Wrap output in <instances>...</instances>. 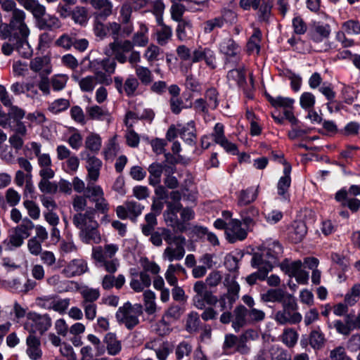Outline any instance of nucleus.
Returning a JSON list of instances; mask_svg holds the SVG:
<instances>
[{"label": "nucleus", "mask_w": 360, "mask_h": 360, "mask_svg": "<svg viewBox=\"0 0 360 360\" xmlns=\"http://www.w3.org/2000/svg\"><path fill=\"white\" fill-rule=\"evenodd\" d=\"M90 196L92 198L91 202L95 205L94 207H89L85 212L75 213L72 216V224L79 230V237L86 244L101 242L98 223L95 215L96 212L105 214L110 210V205L105 197Z\"/></svg>", "instance_id": "f257e3e1"}, {"label": "nucleus", "mask_w": 360, "mask_h": 360, "mask_svg": "<svg viewBox=\"0 0 360 360\" xmlns=\"http://www.w3.org/2000/svg\"><path fill=\"white\" fill-rule=\"evenodd\" d=\"M148 28L143 22H139V30L134 34L132 40L124 39L122 41L110 42L105 48V55L113 54L117 61L121 64L127 62L126 53L132 51L135 46L139 47L146 46L149 42L148 36Z\"/></svg>", "instance_id": "f03ea898"}, {"label": "nucleus", "mask_w": 360, "mask_h": 360, "mask_svg": "<svg viewBox=\"0 0 360 360\" xmlns=\"http://www.w3.org/2000/svg\"><path fill=\"white\" fill-rule=\"evenodd\" d=\"M118 250L117 244L106 243L94 248L91 255L98 267L103 268L108 274H115L120 266V261L115 257Z\"/></svg>", "instance_id": "7ed1b4c3"}, {"label": "nucleus", "mask_w": 360, "mask_h": 360, "mask_svg": "<svg viewBox=\"0 0 360 360\" xmlns=\"http://www.w3.org/2000/svg\"><path fill=\"white\" fill-rule=\"evenodd\" d=\"M281 309L274 314V320L278 325H295L301 322L302 314L297 311L298 304L293 295L288 296V299L281 304Z\"/></svg>", "instance_id": "20e7f679"}, {"label": "nucleus", "mask_w": 360, "mask_h": 360, "mask_svg": "<svg viewBox=\"0 0 360 360\" xmlns=\"http://www.w3.org/2000/svg\"><path fill=\"white\" fill-rule=\"evenodd\" d=\"M102 165L103 162L99 158L95 156H87L86 165L87 171L86 176L87 183L86 192L94 196L105 197L104 191L101 186L96 184V182L99 179Z\"/></svg>", "instance_id": "39448f33"}, {"label": "nucleus", "mask_w": 360, "mask_h": 360, "mask_svg": "<svg viewBox=\"0 0 360 360\" xmlns=\"http://www.w3.org/2000/svg\"><path fill=\"white\" fill-rule=\"evenodd\" d=\"M283 253V249L280 243L274 241L268 245L261 253H255L252 262L255 264H260L262 269L271 271Z\"/></svg>", "instance_id": "423d86ee"}, {"label": "nucleus", "mask_w": 360, "mask_h": 360, "mask_svg": "<svg viewBox=\"0 0 360 360\" xmlns=\"http://www.w3.org/2000/svg\"><path fill=\"white\" fill-rule=\"evenodd\" d=\"M52 326V319L48 314H39L30 311L27 314V319L24 323V329L28 335L44 334Z\"/></svg>", "instance_id": "0eeeda50"}, {"label": "nucleus", "mask_w": 360, "mask_h": 360, "mask_svg": "<svg viewBox=\"0 0 360 360\" xmlns=\"http://www.w3.org/2000/svg\"><path fill=\"white\" fill-rule=\"evenodd\" d=\"M142 305L125 303L116 312V319L120 323L124 325L129 329H133L139 323V316L142 314Z\"/></svg>", "instance_id": "6e6552de"}, {"label": "nucleus", "mask_w": 360, "mask_h": 360, "mask_svg": "<svg viewBox=\"0 0 360 360\" xmlns=\"http://www.w3.org/2000/svg\"><path fill=\"white\" fill-rule=\"evenodd\" d=\"M72 78L78 83L83 92H92L98 84L108 86L112 83V77L102 71H97L94 75L82 77L77 74H73Z\"/></svg>", "instance_id": "1a4fd4ad"}, {"label": "nucleus", "mask_w": 360, "mask_h": 360, "mask_svg": "<svg viewBox=\"0 0 360 360\" xmlns=\"http://www.w3.org/2000/svg\"><path fill=\"white\" fill-rule=\"evenodd\" d=\"M195 295L192 297L193 304L198 309H203L205 304H215L217 297L207 290V285L202 281H196L193 285Z\"/></svg>", "instance_id": "9d476101"}, {"label": "nucleus", "mask_w": 360, "mask_h": 360, "mask_svg": "<svg viewBox=\"0 0 360 360\" xmlns=\"http://www.w3.org/2000/svg\"><path fill=\"white\" fill-rule=\"evenodd\" d=\"M89 44L86 39H78L77 34L72 32L63 33L55 41L56 46L65 51H70L74 48L79 52H84L87 49Z\"/></svg>", "instance_id": "9b49d317"}, {"label": "nucleus", "mask_w": 360, "mask_h": 360, "mask_svg": "<svg viewBox=\"0 0 360 360\" xmlns=\"http://www.w3.org/2000/svg\"><path fill=\"white\" fill-rule=\"evenodd\" d=\"M144 207L139 202L134 200H127L122 205H118L115 209L117 217L122 220L129 219L136 221L139 216L142 213Z\"/></svg>", "instance_id": "f8f14e48"}, {"label": "nucleus", "mask_w": 360, "mask_h": 360, "mask_svg": "<svg viewBox=\"0 0 360 360\" xmlns=\"http://www.w3.org/2000/svg\"><path fill=\"white\" fill-rule=\"evenodd\" d=\"M181 203L167 202V210L164 212V219L166 224L171 226L175 232L183 233L186 231L185 225L181 222L177 217V213L181 210Z\"/></svg>", "instance_id": "ddd939ff"}, {"label": "nucleus", "mask_w": 360, "mask_h": 360, "mask_svg": "<svg viewBox=\"0 0 360 360\" xmlns=\"http://www.w3.org/2000/svg\"><path fill=\"white\" fill-rule=\"evenodd\" d=\"M177 239L179 240L173 243L175 247H173L172 245H168L162 253V258L165 260L171 262L174 260L179 261L184 258L186 253V238L185 237H179Z\"/></svg>", "instance_id": "4468645a"}, {"label": "nucleus", "mask_w": 360, "mask_h": 360, "mask_svg": "<svg viewBox=\"0 0 360 360\" xmlns=\"http://www.w3.org/2000/svg\"><path fill=\"white\" fill-rule=\"evenodd\" d=\"M88 270V264L85 259L82 258H75L70 260L65 265L61 273L66 278H73L85 274Z\"/></svg>", "instance_id": "2eb2a0df"}, {"label": "nucleus", "mask_w": 360, "mask_h": 360, "mask_svg": "<svg viewBox=\"0 0 360 360\" xmlns=\"http://www.w3.org/2000/svg\"><path fill=\"white\" fill-rule=\"evenodd\" d=\"M247 231L241 227V221L233 219L227 224L226 227V237L231 243L237 240H243L247 237Z\"/></svg>", "instance_id": "dca6fc26"}, {"label": "nucleus", "mask_w": 360, "mask_h": 360, "mask_svg": "<svg viewBox=\"0 0 360 360\" xmlns=\"http://www.w3.org/2000/svg\"><path fill=\"white\" fill-rule=\"evenodd\" d=\"M114 82L118 92L122 94L124 91L128 97L134 96L139 86V80L133 75H129L124 84L120 77H115Z\"/></svg>", "instance_id": "f3484780"}, {"label": "nucleus", "mask_w": 360, "mask_h": 360, "mask_svg": "<svg viewBox=\"0 0 360 360\" xmlns=\"http://www.w3.org/2000/svg\"><path fill=\"white\" fill-rule=\"evenodd\" d=\"M25 353L31 360H41L43 356L41 340L36 335H28L25 340Z\"/></svg>", "instance_id": "a211bd4d"}, {"label": "nucleus", "mask_w": 360, "mask_h": 360, "mask_svg": "<svg viewBox=\"0 0 360 360\" xmlns=\"http://www.w3.org/2000/svg\"><path fill=\"white\" fill-rule=\"evenodd\" d=\"M212 136L216 143L219 144L226 152L232 154L237 153V146L236 144L229 141L224 136V125L221 123H217L214 127Z\"/></svg>", "instance_id": "6ab92c4d"}, {"label": "nucleus", "mask_w": 360, "mask_h": 360, "mask_svg": "<svg viewBox=\"0 0 360 360\" xmlns=\"http://www.w3.org/2000/svg\"><path fill=\"white\" fill-rule=\"evenodd\" d=\"M330 34V27L328 24L320 22H313L310 25L309 35L315 42H321L328 38Z\"/></svg>", "instance_id": "aec40b11"}, {"label": "nucleus", "mask_w": 360, "mask_h": 360, "mask_svg": "<svg viewBox=\"0 0 360 360\" xmlns=\"http://www.w3.org/2000/svg\"><path fill=\"white\" fill-rule=\"evenodd\" d=\"M133 9L131 4L128 1L123 3L120 6V22L124 25L125 32L134 31V24L131 20Z\"/></svg>", "instance_id": "412c9836"}, {"label": "nucleus", "mask_w": 360, "mask_h": 360, "mask_svg": "<svg viewBox=\"0 0 360 360\" xmlns=\"http://www.w3.org/2000/svg\"><path fill=\"white\" fill-rule=\"evenodd\" d=\"M103 342L107 353L110 356H117L122 351V342L114 333H106L103 338Z\"/></svg>", "instance_id": "4be33fe9"}, {"label": "nucleus", "mask_w": 360, "mask_h": 360, "mask_svg": "<svg viewBox=\"0 0 360 360\" xmlns=\"http://www.w3.org/2000/svg\"><path fill=\"white\" fill-rule=\"evenodd\" d=\"M289 295H292L281 288H271L260 294V299L263 302H279L282 304Z\"/></svg>", "instance_id": "5701e85b"}, {"label": "nucleus", "mask_w": 360, "mask_h": 360, "mask_svg": "<svg viewBox=\"0 0 360 360\" xmlns=\"http://www.w3.org/2000/svg\"><path fill=\"white\" fill-rule=\"evenodd\" d=\"M129 285L135 292H140L151 285V278L146 272L134 273L131 274Z\"/></svg>", "instance_id": "b1692460"}, {"label": "nucleus", "mask_w": 360, "mask_h": 360, "mask_svg": "<svg viewBox=\"0 0 360 360\" xmlns=\"http://www.w3.org/2000/svg\"><path fill=\"white\" fill-rule=\"evenodd\" d=\"M243 302L248 307V318L253 322H261L264 320L266 314L263 310L255 308V304L253 298L250 295H244L242 297Z\"/></svg>", "instance_id": "393cba45"}, {"label": "nucleus", "mask_w": 360, "mask_h": 360, "mask_svg": "<svg viewBox=\"0 0 360 360\" xmlns=\"http://www.w3.org/2000/svg\"><path fill=\"white\" fill-rule=\"evenodd\" d=\"M307 232V226L302 221H295L288 228L289 238L295 243L302 241Z\"/></svg>", "instance_id": "a878e982"}, {"label": "nucleus", "mask_w": 360, "mask_h": 360, "mask_svg": "<svg viewBox=\"0 0 360 360\" xmlns=\"http://www.w3.org/2000/svg\"><path fill=\"white\" fill-rule=\"evenodd\" d=\"M30 68L41 75H47L51 72L50 59L48 57H36L30 60Z\"/></svg>", "instance_id": "bb28decb"}, {"label": "nucleus", "mask_w": 360, "mask_h": 360, "mask_svg": "<svg viewBox=\"0 0 360 360\" xmlns=\"http://www.w3.org/2000/svg\"><path fill=\"white\" fill-rule=\"evenodd\" d=\"M179 134L181 139L188 145H193L195 143V127L193 121H191L186 124H179Z\"/></svg>", "instance_id": "cd10ccee"}, {"label": "nucleus", "mask_w": 360, "mask_h": 360, "mask_svg": "<svg viewBox=\"0 0 360 360\" xmlns=\"http://www.w3.org/2000/svg\"><path fill=\"white\" fill-rule=\"evenodd\" d=\"M108 36L110 35L112 37L113 41H122L120 40L119 37H127L130 36L133 32H125L124 30V25L122 22L115 21L108 22L107 23Z\"/></svg>", "instance_id": "c85d7f7f"}, {"label": "nucleus", "mask_w": 360, "mask_h": 360, "mask_svg": "<svg viewBox=\"0 0 360 360\" xmlns=\"http://www.w3.org/2000/svg\"><path fill=\"white\" fill-rule=\"evenodd\" d=\"M248 309L243 305L237 306L233 310V319L232 327L236 331L244 327L247 324Z\"/></svg>", "instance_id": "c756f323"}, {"label": "nucleus", "mask_w": 360, "mask_h": 360, "mask_svg": "<svg viewBox=\"0 0 360 360\" xmlns=\"http://www.w3.org/2000/svg\"><path fill=\"white\" fill-rule=\"evenodd\" d=\"M258 186L250 187L240 191L238 195V205L245 206L254 202L258 195Z\"/></svg>", "instance_id": "7c9ffc66"}, {"label": "nucleus", "mask_w": 360, "mask_h": 360, "mask_svg": "<svg viewBox=\"0 0 360 360\" xmlns=\"http://www.w3.org/2000/svg\"><path fill=\"white\" fill-rule=\"evenodd\" d=\"M176 27V36L180 41L190 39L193 36V25L189 20H184L178 22Z\"/></svg>", "instance_id": "2f4dec72"}, {"label": "nucleus", "mask_w": 360, "mask_h": 360, "mask_svg": "<svg viewBox=\"0 0 360 360\" xmlns=\"http://www.w3.org/2000/svg\"><path fill=\"white\" fill-rule=\"evenodd\" d=\"M219 51L227 56L236 57L240 53V47L232 38L227 37L220 43Z\"/></svg>", "instance_id": "473e14b6"}, {"label": "nucleus", "mask_w": 360, "mask_h": 360, "mask_svg": "<svg viewBox=\"0 0 360 360\" xmlns=\"http://www.w3.org/2000/svg\"><path fill=\"white\" fill-rule=\"evenodd\" d=\"M86 112L89 117L91 120L110 121L111 117L108 110L99 105H94L89 106L86 108Z\"/></svg>", "instance_id": "72a5a7b5"}, {"label": "nucleus", "mask_w": 360, "mask_h": 360, "mask_svg": "<svg viewBox=\"0 0 360 360\" xmlns=\"http://www.w3.org/2000/svg\"><path fill=\"white\" fill-rule=\"evenodd\" d=\"M28 37H18L15 39V50L25 58H29L32 56L33 50L28 42Z\"/></svg>", "instance_id": "f704fd0d"}, {"label": "nucleus", "mask_w": 360, "mask_h": 360, "mask_svg": "<svg viewBox=\"0 0 360 360\" xmlns=\"http://www.w3.org/2000/svg\"><path fill=\"white\" fill-rule=\"evenodd\" d=\"M62 22L55 15H45L39 22L37 23V27L40 30H54L60 28Z\"/></svg>", "instance_id": "c9c22d12"}, {"label": "nucleus", "mask_w": 360, "mask_h": 360, "mask_svg": "<svg viewBox=\"0 0 360 360\" xmlns=\"http://www.w3.org/2000/svg\"><path fill=\"white\" fill-rule=\"evenodd\" d=\"M90 195L86 192V195H74L72 196L71 204L75 213L85 212L89 208L87 198H90L91 200L92 199Z\"/></svg>", "instance_id": "e433bc0d"}, {"label": "nucleus", "mask_w": 360, "mask_h": 360, "mask_svg": "<svg viewBox=\"0 0 360 360\" xmlns=\"http://www.w3.org/2000/svg\"><path fill=\"white\" fill-rule=\"evenodd\" d=\"M272 3L270 1L262 0L257 10V18L259 21L268 23L271 16Z\"/></svg>", "instance_id": "4c0bfd02"}, {"label": "nucleus", "mask_w": 360, "mask_h": 360, "mask_svg": "<svg viewBox=\"0 0 360 360\" xmlns=\"http://www.w3.org/2000/svg\"><path fill=\"white\" fill-rule=\"evenodd\" d=\"M155 300L156 295L152 290H148L143 292L145 311L149 315L155 314L157 311Z\"/></svg>", "instance_id": "58836bf2"}, {"label": "nucleus", "mask_w": 360, "mask_h": 360, "mask_svg": "<svg viewBox=\"0 0 360 360\" xmlns=\"http://www.w3.org/2000/svg\"><path fill=\"white\" fill-rule=\"evenodd\" d=\"M71 17L75 24L86 26L89 20L88 11L85 7L76 6L72 11Z\"/></svg>", "instance_id": "ea45409f"}, {"label": "nucleus", "mask_w": 360, "mask_h": 360, "mask_svg": "<svg viewBox=\"0 0 360 360\" xmlns=\"http://www.w3.org/2000/svg\"><path fill=\"white\" fill-rule=\"evenodd\" d=\"M163 171V166L158 162L151 164L148 167L149 183L150 185L156 186L160 183L161 176Z\"/></svg>", "instance_id": "a19ab883"}, {"label": "nucleus", "mask_w": 360, "mask_h": 360, "mask_svg": "<svg viewBox=\"0 0 360 360\" xmlns=\"http://www.w3.org/2000/svg\"><path fill=\"white\" fill-rule=\"evenodd\" d=\"M184 312V308L176 304H172L165 311L163 318L169 322H174L180 319Z\"/></svg>", "instance_id": "79ce46f5"}, {"label": "nucleus", "mask_w": 360, "mask_h": 360, "mask_svg": "<svg viewBox=\"0 0 360 360\" xmlns=\"http://www.w3.org/2000/svg\"><path fill=\"white\" fill-rule=\"evenodd\" d=\"M34 228V223L27 217H25L20 224L13 229L23 239H26L31 235V231Z\"/></svg>", "instance_id": "37998d69"}, {"label": "nucleus", "mask_w": 360, "mask_h": 360, "mask_svg": "<svg viewBox=\"0 0 360 360\" xmlns=\"http://www.w3.org/2000/svg\"><path fill=\"white\" fill-rule=\"evenodd\" d=\"M326 342L324 334L319 328L311 330L309 335V344L314 349H321Z\"/></svg>", "instance_id": "c03bdc74"}, {"label": "nucleus", "mask_w": 360, "mask_h": 360, "mask_svg": "<svg viewBox=\"0 0 360 360\" xmlns=\"http://www.w3.org/2000/svg\"><path fill=\"white\" fill-rule=\"evenodd\" d=\"M30 11L37 21V24L46 15V7L38 0H34L26 8Z\"/></svg>", "instance_id": "a18cd8bd"}, {"label": "nucleus", "mask_w": 360, "mask_h": 360, "mask_svg": "<svg viewBox=\"0 0 360 360\" xmlns=\"http://www.w3.org/2000/svg\"><path fill=\"white\" fill-rule=\"evenodd\" d=\"M135 73L138 80L143 85H148L153 80V74L150 70L144 66H136Z\"/></svg>", "instance_id": "49530a36"}, {"label": "nucleus", "mask_w": 360, "mask_h": 360, "mask_svg": "<svg viewBox=\"0 0 360 360\" xmlns=\"http://www.w3.org/2000/svg\"><path fill=\"white\" fill-rule=\"evenodd\" d=\"M25 239L20 236L17 232L13 230L12 233L8 236V238L4 241L6 249L13 250L19 248L24 243Z\"/></svg>", "instance_id": "de8ad7c7"}, {"label": "nucleus", "mask_w": 360, "mask_h": 360, "mask_svg": "<svg viewBox=\"0 0 360 360\" xmlns=\"http://www.w3.org/2000/svg\"><path fill=\"white\" fill-rule=\"evenodd\" d=\"M262 32L259 28H255L253 34L247 44L248 51L251 53L255 51L258 53L259 51V42L261 41Z\"/></svg>", "instance_id": "09e8293b"}, {"label": "nucleus", "mask_w": 360, "mask_h": 360, "mask_svg": "<svg viewBox=\"0 0 360 360\" xmlns=\"http://www.w3.org/2000/svg\"><path fill=\"white\" fill-rule=\"evenodd\" d=\"M301 267L302 262L300 260L292 262L285 260L281 264V270L290 277L295 276L301 270Z\"/></svg>", "instance_id": "8fccbe9b"}, {"label": "nucleus", "mask_w": 360, "mask_h": 360, "mask_svg": "<svg viewBox=\"0 0 360 360\" xmlns=\"http://www.w3.org/2000/svg\"><path fill=\"white\" fill-rule=\"evenodd\" d=\"M193 352V345L188 342L184 340L179 342L175 348V355L178 360L188 357Z\"/></svg>", "instance_id": "3c124183"}, {"label": "nucleus", "mask_w": 360, "mask_h": 360, "mask_svg": "<svg viewBox=\"0 0 360 360\" xmlns=\"http://www.w3.org/2000/svg\"><path fill=\"white\" fill-rule=\"evenodd\" d=\"M281 341L288 347H293L297 342L298 333L292 328L284 329L281 335Z\"/></svg>", "instance_id": "603ef678"}, {"label": "nucleus", "mask_w": 360, "mask_h": 360, "mask_svg": "<svg viewBox=\"0 0 360 360\" xmlns=\"http://www.w3.org/2000/svg\"><path fill=\"white\" fill-rule=\"evenodd\" d=\"M80 294L83 299L81 304L94 303L100 297V292L98 289L86 287L80 290Z\"/></svg>", "instance_id": "864d4df0"}, {"label": "nucleus", "mask_w": 360, "mask_h": 360, "mask_svg": "<svg viewBox=\"0 0 360 360\" xmlns=\"http://www.w3.org/2000/svg\"><path fill=\"white\" fill-rule=\"evenodd\" d=\"M161 28L157 31V41L161 45L164 46L169 40L171 39L172 36V30L170 27L165 25L163 22L162 25H160Z\"/></svg>", "instance_id": "5fc2aeb1"}, {"label": "nucleus", "mask_w": 360, "mask_h": 360, "mask_svg": "<svg viewBox=\"0 0 360 360\" xmlns=\"http://www.w3.org/2000/svg\"><path fill=\"white\" fill-rule=\"evenodd\" d=\"M184 268L181 264H169L167 267V269L165 274V279L167 283L171 286L172 285H175L178 283V278L176 276L175 274L178 271H183Z\"/></svg>", "instance_id": "6e6d98bb"}, {"label": "nucleus", "mask_w": 360, "mask_h": 360, "mask_svg": "<svg viewBox=\"0 0 360 360\" xmlns=\"http://www.w3.org/2000/svg\"><path fill=\"white\" fill-rule=\"evenodd\" d=\"M103 19L94 17L93 30L96 37L104 39L108 37L107 23L104 24Z\"/></svg>", "instance_id": "4d7b16f0"}, {"label": "nucleus", "mask_w": 360, "mask_h": 360, "mask_svg": "<svg viewBox=\"0 0 360 360\" xmlns=\"http://www.w3.org/2000/svg\"><path fill=\"white\" fill-rule=\"evenodd\" d=\"M69 106L70 102L68 99L59 98L51 102L48 107V110L53 114H58L67 110Z\"/></svg>", "instance_id": "13d9d810"}, {"label": "nucleus", "mask_w": 360, "mask_h": 360, "mask_svg": "<svg viewBox=\"0 0 360 360\" xmlns=\"http://www.w3.org/2000/svg\"><path fill=\"white\" fill-rule=\"evenodd\" d=\"M319 91L326 96L327 100L328 101V103H327V108L328 111L331 113L333 112V108L331 106V104L334 103V99L335 98V92L333 91L331 84H323V86H321L319 88Z\"/></svg>", "instance_id": "bf43d9fd"}, {"label": "nucleus", "mask_w": 360, "mask_h": 360, "mask_svg": "<svg viewBox=\"0 0 360 360\" xmlns=\"http://www.w3.org/2000/svg\"><path fill=\"white\" fill-rule=\"evenodd\" d=\"M240 290L239 285L234 281H232L228 286V292L224 294L228 297L229 307H232L233 304L238 298V292Z\"/></svg>", "instance_id": "052dcab7"}, {"label": "nucleus", "mask_w": 360, "mask_h": 360, "mask_svg": "<svg viewBox=\"0 0 360 360\" xmlns=\"http://www.w3.org/2000/svg\"><path fill=\"white\" fill-rule=\"evenodd\" d=\"M85 146L92 152H98L101 147V139L99 135L91 134L85 140Z\"/></svg>", "instance_id": "680f3d73"}, {"label": "nucleus", "mask_w": 360, "mask_h": 360, "mask_svg": "<svg viewBox=\"0 0 360 360\" xmlns=\"http://www.w3.org/2000/svg\"><path fill=\"white\" fill-rule=\"evenodd\" d=\"M23 206L27 210V214L31 219L34 220L39 219L40 208L35 202L30 200H25L23 202Z\"/></svg>", "instance_id": "e2e57ef3"}, {"label": "nucleus", "mask_w": 360, "mask_h": 360, "mask_svg": "<svg viewBox=\"0 0 360 360\" xmlns=\"http://www.w3.org/2000/svg\"><path fill=\"white\" fill-rule=\"evenodd\" d=\"M210 110H215L219 105L218 92L215 88H209L205 93V98Z\"/></svg>", "instance_id": "0e129e2a"}, {"label": "nucleus", "mask_w": 360, "mask_h": 360, "mask_svg": "<svg viewBox=\"0 0 360 360\" xmlns=\"http://www.w3.org/2000/svg\"><path fill=\"white\" fill-rule=\"evenodd\" d=\"M200 319L197 312L192 311L188 314L186 328L189 333L198 330L200 326Z\"/></svg>", "instance_id": "69168bd1"}, {"label": "nucleus", "mask_w": 360, "mask_h": 360, "mask_svg": "<svg viewBox=\"0 0 360 360\" xmlns=\"http://www.w3.org/2000/svg\"><path fill=\"white\" fill-rule=\"evenodd\" d=\"M269 352L271 354V360H290V355L285 349L278 346L272 345Z\"/></svg>", "instance_id": "338daca9"}, {"label": "nucleus", "mask_w": 360, "mask_h": 360, "mask_svg": "<svg viewBox=\"0 0 360 360\" xmlns=\"http://www.w3.org/2000/svg\"><path fill=\"white\" fill-rule=\"evenodd\" d=\"M360 297V284L356 283L353 285L351 290L347 292L345 297V302L347 304L353 305Z\"/></svg>", "instance_id": "774afa93"}]
</instances>
